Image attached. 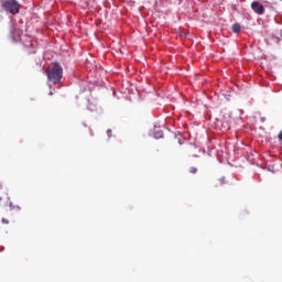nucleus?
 I'll return each instance as SVG.
<instances>
[{
  "label": "nucleus",
  "mask_w": 282,
  "mask_h": 282,
  "mask_svg": "<svg viewBox=\"0 0 282 282\" xmlns=\"http://www.w3.org/2000/svg\"><path fill=\"white\" fill-rule=\"evenodd\" d=\"M46 76L50 83L58 85V83L63 80V66L59 64H54L53 66H50L46 72Z\"/></svg>",
  "instance_id": "f257e3e1"
},
{
  "label": "nucleus",
  "mask_w": 282,
  "mask_h": 282,
  "mask_svg": "<svg viewBox=\"0 0 282 282\" xmlns=\"http://www.w3.org/2000/svg\"><path fill=\"white\" fill-rule=\"evenodd\" d=\"M2 8L6 10V12H10V14H19L21 10V6L17 0H9L3 2Z\"/></svg>",
  "instance_id": "f03ea898"
},
{
  "label": "nucleus",
  "mask_w": 282,
  "mask_h": 282,
  "mask_svg": "<svg viewBox=\"0 0 282 282\" xmlns=\"http://www.w3.org/2000/svg\"><path fill=\"white\" fill-rule=\"evenodd\" d=\"M251 9L253 10V12H256V14H264L265 12V7H263L261 2L257 1L251 3Z\"/></svg>",
  "instance_id": "7ed1b4c3"
},
{
  "label": "nucleus",
  "mask_w": 282,
  "mask_h": 282,
  "mask_svg": "<svg viewBox=\"0 0 282 282\" xmlns=\"http://www.w3.org/2000/svg\"><path fill=\"white\" fill-rule=\"evenodd\" d=\"M11 34L13 36V40L23 41V39H21V35L23 34V30L19 29V26L13 25L11 29Z\"/></svg>",
  "instance_id": "20e7f679"
},
{
  "label": "nucleus",
  "mask_w": 282,
  "mask_h": 282,
  "mask_svg": "<svg viewBox=\"0 0 282 282\" xmlns=\"http://www.w3.org/2000/svg\"><path fill=\"white\" fill-rule=\"evenodd\" d=\"M231 30L235 32V34H239V32H241V25L237 23L232 24Z\"/></svg>",
  "instance_id": "39448f33"
},
{
  "label": "nucleus",
  "mask_w": 282,
  "mask_h": 282,
  "mask_svg": "<svg viewBox=\"0 0 282 282\" xmlns=\"http://www.w3.org/2000/svg\"><path fill=\"white\" fill-rule=\"evenodd\" d=\"M188 172L192 173V175H195V174H197V167L192 166V167H189Z\"/></svg>",
  "instance_id": "423d86ee"
},
{
  "label": "nucleus",
  "mask_w": 282,
  "mask_h": 282,
  "mask_svg": "<svg viewBox=\"0 0 282 282\" xmlns=\"http://www.w3.org/2000/svg\"><path fill=\"white\" fill-rule=\"evenodd\" d=\"M32 41H29L28 43L24 44L25 47H32Z\"/></svg>",
  "instance_id": "0eeeda50"
},
{
  "label": "nucleus",
  "mask_w": 282,
  "mask_h": 282,
  "mask_svg": "<svg viewBox=\"0 0 282 282\" xmlns=\"http://www.w3.org/2000/svg\"><path fill=\"white\" fill-rule=\"evenodd\" d=\"M2 224H10L9 219L2 218Z\"/></svg>",
  "instance_id": "6e6552de"
},
{
  "label": "nucleus",
  "mask_w": 282,
  "mask_h": 282,
  "mask_svg": "<svg viewBox=\"0 0 282 282\" xmlns=\"http://www.w3.org/2000/svg\"><path fill=\"white\" fill-rule=\"evenodd\" d=\"M278 139L282 141V130H281L280 133L278 134Z\"/></svg>",
  "instance_id": "1a4fd4ad"
},
{
  "label": "nucleus",
  "mask_w": 282,
  "mask_h": 282,
  "mask_svg": "<svg viewBox=\"0 0 282 282\" xmlns=\"http://www.w3.org/2000/svg\"><path fill=\"white\" fill-rule=\"evenodd\" d=\"M108 138H111V130H107Z\"/></svg>",
  "instance_id": "9d476101"
},
{
  "label": "nucleus",
  "mask_w": 282,
  "mask_h": 282,
  "mask_svg": "<svg viewBox=\"0 0 282 282\" xmlns=\"http://www.w3.org/2000/svg\"><path fill=\"white\" fill-rule=\"evenodd\" d=\"M48 96H54V93H53V91H50Z\"/></svg>",
  "instance_id": "9b49d317"
}]
</instances>
